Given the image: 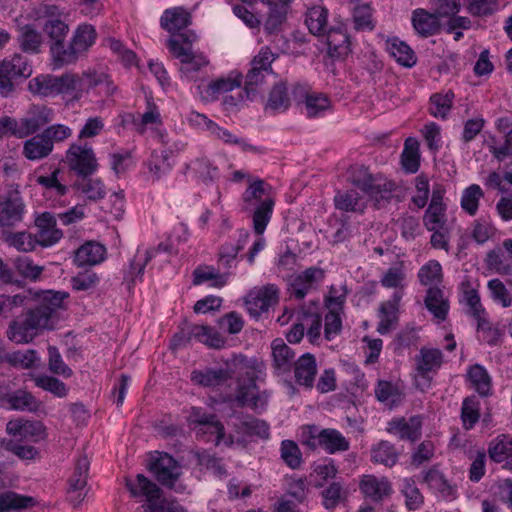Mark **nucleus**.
<instances>
[{
	"label": "nucleus",
	"mask_w": 512,
	"mask_h": 512,
	"mask_svg": "<svg viewBox=\"0 0 512 512\" xmlns=\"http://www.w3.org/2000/svg\"><path fill=\"white\" fill-rule=\"evenodd\" d=\"M7 364L18 369H32L38 366L40 357L36 350L14 351L6 358Z\"/></svg>",
	"instance_id": "56"
},
{
	"label": "nucleus",
	"mask_w": 512,
	"mask_h": 512,
	"mask_svg": "<svg viewBox=\"0 0 512 512\" xmlns=\"http://www.w3.org/2000/svg\"><path fill=\"white\" fill-rule=\"evenodd\" d=\"M8 405L9 408L20 411L34 412L39 408V402L28 391L16 390L6 392L5 388L0 386V406Z\"/></svg>",
	"instance_id": "23"
},
{
	"label": "nucleus",
	"mask_w": 512,
	"mask_h": 512,
	"mask_svg": "<svg viewBox=\"0 0 512 512\" xmlns=\"http://www.w3.org/2000/svg\"><path fill=\"white\" fill-rule=\"evenodd\" d=\"M195 39L196 35L194 33L173 35L167 41V47L177 59L181 62H187L188 57L193 54L192 42Z\"/></svg>",
	"instance_id": "43"
},
{
	"label": "nucleus",
	"mask_w": 512,
	"mask_h": 512,
	"mask_svg": "<svg viewBox=\"0 0 512 512\" xmlns=\"http://www.w3.org/2000/svg\"><path fill=\"white\" fill-rule=\"evenodd\" d=\"M186 167L206 184L214 181L218 177V168L206 157L196 158L187 164Z\"/></svg>",
	"instance_id": "54"
},
{
	"label": "nucleus",
	"mask_w": 512,
	"mask_h": 512,
	"mask_svg": "<svg viewBox=\"0 0 512 512\" xmlns=\"http://www.w3.org/2000/svg\"><path fill=\"white\" fill-rule=\"evenodd\" d=\"M328 10L322 6L311 7L305 18L309 31L316 36H323L327 30Z\"/></svg>",
	"instance_id": "52"
},
{
	"label": "nucleus",
	"mask_w": 512,
	"mask_h": 512,
	"mask_svg": "<svg viewBox=\"0 0 512 512\" xmlns=\"http://www.w3.org/2000/svg\"><path fill=\"white\" fill-rule=\"evenodd\" d=\"M96 38L97 32L94 26L84 23L76 28L70 42L80 54H83L95 44Z\"/></svg>",
	"instance_id": "50"
},
{
	"label": "nucleus",
	"mask_w": 512,
	"mask_h": 512,
	"mask_svg": "<svg viewBox=\"0 0 512 512\" xmlns=\"http://www.w3.org/2000/svg\"><path fill=\"white\" fill-rule=\"evenodd\" d=\"M425 306L436 319L446 320L450 304L442 289L437 286L429 287L425 297Z\"/></svg>",
	"instance_id": "35"
},
{
	"label": "nucleus",
	"mask_w": 512,
	"mask_h": 512,
	"mask_svg": "<svg viewBox=\"0 0 512 512\" xmlns=\"http://www.w3.org/2000/svg\"><path fill=\"white\" fill-rule=\"evenodd\" d=\"M156 479L167 487H172L180 476V466L177 461L167 453L160 455L150 467Z\"/></svg>",
	"instance_id": "17"
},
{
	"label": "nucleus",
	"mask_w": 512,
	"mask_h": 512,
	"mask_svg": "<svg viewBox=\"0 0 512 512\" xmlns=\"http://www.w3.org/2000/svg\"><path fill=\"white\" fill-rule=\"evenodd\" d=\"M402 168L407 173H416L420 166L419 142L416 138L408 137L404 142L401 153Z\"/></svg>",
	"instance_id": "49"
},
{
	"label": "nucleus",
	"mask_w": 512,
	"mask_h": 512,
	"mask_svg": "<svg viewBox=\"0 0 512 512\" xmlns=\"http://www.w3.org/2000/svg\"><path fill=\"white\" fill-rule=\"evenodd\" d=\"M297 320L304 321L305 326L309 325L306 333L307 337L312 344L316 343V341L320 338L321 335V316L317 312H313L309 309L302 308L301 311L298 313Z\"/></svg>",
	"instance_id": "61"
},
{
	"label": "nucleus",
	"mask_w": 512,
	"mask_h": 512,
	"mask_svg": "<svg viewBox=\"0 0 512 512\" xmlns=\"http://www.w3.org/2000/svg\"><path fill=\"white\" fill-rule=\"evenodd\" d=\"M302 443L312 450L322 448L328 454L347 451L349 441L343 434L332 428L319 429L315 425H308L302 431Z\"/></svg>",
	"instance_id": "3"
},
{
	"label": "nucleus",
	"mask_w": 512,
	"mask_h": 512,
	"mask_svg": "<svg viewBox=\"0 0 512 512\" xmlns=\"http://www.w3.org/2000/svg\"><path fill=\"white\" fill-rule=\"evenodd\" d=\"M27 88L31 94L40 98L57 96L55 75L52 74H40L30 79Z\"/></svg>",
	"instance_id": "48"
},
{
	"label": "nucleus",
	"mask_w": 512,
	"mask_h": 512,
	"mask_svg": "<svg viewBox=\"0 0 512 512\" xmlns=\"http://www.w3.org/2000/svg\"><path fill=\"white\" fill-rule=\"evenodd\" d=\"M467 378L476 392L486 397L491 392V377L487 370L480 364H474L467 371Z\"/></svg>",
	"instance_id": "47"
},
{
	"label": "nucleus",
	"mask_w": 512,
	"mask_h": 512,
	"mask_svg": "<svg viewBox=\"0 0 512 512\" xmlns=\"http://www.w3.org/2000/svg\"><path fill=\"white\" fill-rule=\"evenodd\" d=\"M86 71L81 75L67 72L60 76H55L56 95L73 94L74 100H80L87 90Z\"/></svg>",
	"instance_id": "21"
},
{
	"label": "nucleus",
	"mask_w": 512,
	"mask_h": 512,
	"mask_svg": "<svg viewBox=\"0 0 512 512\" xmlns=\"http://www.w3.org/2000/svg\"><path fill=\"white\" fill-rule=\"evenodd\" d=\"M158 252L171 253L172 245L162 242L156 248L147 249L143 253H141L139 250L137 251L136 255L130 263V269L128 272V276L131 277V279L128 281L127 277H125L128 288L134 285L136 278L142 277L146 265Z\"/></svg>",
	"instance_id": "24"
},
{
	"label": "nucleus",
	"mask_w": 512,
	"mask_h": 512,
	"mask_svg": "<svg viewBox=\"0 0 512 512\" xmlns=\"http://www.w3.org/2000/svg\"><path fill=\"white\" fill-rule=\"evenodd\" d=\"M251 368H253L254 371L247 372V377L239 380L235 400L241 407L249 406L250 408L257 410L266 405V400H263L259 395L258 387L255 382L256 372L262 373L265 366L262 362L253 360Z\"/></svg>",
	"instance_id": "6"
},
{
	"label": "nucleus",
	"mask_w": 512,
	"mask_h": 512,
	"mask_svg": "<svg viewBox=\"0 0 512 512\" xmlns=\"http://www.w3.org/2000/svg\"><path fill=\"white\" fill-rule=\"evenodd\" d=\"M401 492L405 497V506L409 511L418 510L424 504V496L412 478H405L402 481Z\"/></svg>",
	"instance_id": "57"
},
{
	"label": "nucleus",
	"mask_w": 512,
	"mask_h": 512,
	"mask_svg": "<svg viewBox=\"0 0 512 512\" xmlns=\"http://www.w3.org/2000/svg\"><path fill=\"white\" fill-rule=\"evenodd\" d=\"M360 490L365 497L374 502H380L391 494L392 488L390 482L384 477L364 475L360 482Z\"/></svg>",
	"instance_id": "32"
},
{
	"label": "nucleus",
	"mask_w": 512,
	"mask_h": 512,
	"mask_svg": "<svg viewBox=\"0 0 512 512\" xmlns=\"http://www.w3.org/2000/svg\"><path fill=\"white\" fill-rule=\"evenodd\" d=\"M290 106V97L288 94V88L285 82H279L271 89L266 109L273 112H283Z\"/></svg>",
	"instance_id": "53"
},
{
	"label": "nucleus",
	"mask_w": 512,
	"mask_h": 512,
	"mask_svg": "<svg viewBox=\"0 0 512 512\" xmlns=\"http://www.w3.org/2000/svg\"><path fill=\"white\" fill-rule=\"evenodd\" d=\"M196 331V341L205 344L214 349H220L225 345V338L213 327L207 325H198Z\"/></svg>",
	"instance_id": "64"
},
{
	"label": "nucleus",
	"mask_w": 512,
	"mask_h": 512,
	"mask_svg": "<svg viewBox=\"0 0 512 512\" xmlns=\"http://www.w3.org/2000/svg\"><path fill=\"white\" fill-rule=\"evenodd\" d=\"M496 129L505 134V141L501 146L490 145L489 151L498 161H503L512 155V117H500L495 122Z\"/></svg>",
	"instance_id": "36"
},
{
	"label": "nucleus",
	"mask_w": 512,
	"mask_h": 512,
	"mask_svg": "<svg viewBox=\"0 0 512 512\" xmlns=\"http://www.w3.org/2000/svg\"><path fill=\"white\" fill-rule=\"evenodd\" d=\"M406 273L402 263H397L389 267L380 279V283L385 288H394L402 292L405 287Z\"/></svg>",
	"instance_id": "60"
},
{
	"label": "nucleus",
	"mask_w": 512,
	"mask_h": 512,
	"mask_svg": "<svg viewBox=\"0 0 512 512\" xmlns=\"http://www.w3.org/2000/svg\"><path fill=\"white\" fill-rule=\"evenodd\" d=\"M67 297L66 292L52 290L44 292L35 307L29 308L9 323L6 331L7 338L16 344L31 343L41 331L52 328L51 317Z\"/></svg>",
	"instance_id": "1"
},
{
	"label": "nucleus",
	"mask_w": 512,
	"mask_h": 512,
	"mask_svg": "<svg viewBox=\"0 0 512 512\" xmlns=\"http://www.w3.org/2000/svg\"><path fill=\"white\" fill-rule=\"evenodd\" d=\"M65 162L78 177L91 176L98 168L94 150L86 143H72L66 151Z\"/></svg>",
	"instance_id": "5"
},
{
	"label": "nucleus",
	"mask_w": 512,
	"mask_h": 512,
	"mask_svg": "<svg viewBox=\"0 0 512 512\" xmlns=\"http://www.w3.org/2000/svg\"><path fill=\"white\" fill-rule=\"evenodd\" d=\"M279 301V289L268 284L251 290L245 298V305L251 317L259 318Z\"/></svg>",
	"instance_id": "8"
},
{
	"label": "nucleus",
	"mask_w": 512,
	"mask_h": 512,
	"mask_svg": "<svg viewBox=\"0 0 512 512\" xmlns=\"http://www.w3.org/2000/svg\"><path fill=\"white\" fill-rule=\"evenodd\" d=\"M412 24L415 31L424 38L435 35L440 29L438 16L421 8L413 11Z\"/></svg>",
	"instance_id": "37"
},
{
	"label": "nucleus",
	"mask_w": 512,
	"mask_h": 512,
	"mask_svg": "<svg viewBox=\"0 0 512 512\" xmlns=\"http://www.w3.org/2000/svg\"><path fill=\"white\" fill-rule=\"evenodd\" d=\"M335 207L345 212L362 213L366 208L365 199L356 190L338 192L334 197Z\"/></svg>",
	"instance_id": "44"
},
{
	"label": "nucleus",
	"mask_w": 512,
	"mask_h": 512,
	"mask_svg": "<svg viewBox=\"0 0 512 512\" xmlns=\"http://www.w3.org/2000/svg\"><path fill=\"white\" fill-rule=\"evenodd\" d=\"M294 377L298 385L311 389L317 375L316 358L311 353H304L294 363Z\"/></svg>",
	"instance_id": "25"
},
{
	"label": "nucleus",
	"mask_w": 512,
	"mask_h": 512,
	"mask_svg": "<svg viewBox=\"0 0 512 512\" xmlns=\"http://www.w3.org/2000/svg\"><path fill=\"white\" fill-rule=\"evenodd\" d=\"M56 224L57 220L50 212H44L36 218L35 225L38 231L34 236L40 246L50 247L62 238L63 233Z\"/></svg>",
	"instance_id": "15"
},
{
	"label": "nucleus",
	"mask_w": 512,
	"mask_h": 512,
	"mask_svg": "<svg viewBox=\"0 0 512 512\" xmlns=\"http://www.w3.org/2000/svg\"><path fill=\"white\" fill-rule=\"evenodd\" d=\"M50 54L54 70L75 63L81 55L71 42L65 47L64 41L51 43Z\"/></svg>",
	"instance_id": "38"
},
{
	"label": "nucleus",
	"mask_w": 512,
	"mask_h": 512,
	"mask_svg": "<svg viewBox=\"0 0 512 512\" xmlns=\"http://www.w3.org/2000/svg\"><path fill=\"white\" fill-rule=\"evenodd\" d=\"M389 54L402 66L412 67L416 64L417 58L414 51L398 38L388 39L386 42Z\"/></svg>",
	"instance_id": "46"
},
{
	"label": "nucleus",
	"mask_w": 512,
	"mask_h": 512,
	"mask_svg": "<svg viewBox=\"0 0 512 512\" xmlns=\"http://www.w3.org/2000/svg\"><path fill=\"white\" fill-rule=\"evenodd\" d=\"M52 151L51 141L41 132L33 134L23 143L22 154L26 159L36 161L48 157Z\"/></svg>",
	"instance_id": "33"
},
{
	"label": "nucleus",
	"mask_w": 512,
	"mask_h": 512,
	"mask_svg": "<svg viewBox=\"0 0 512 512\" xmlns=\"http://www.w3.org/2000/svg\"><path fill=\"white\" fill-rule=\"evenodd\" d=\"M324 271L318 267H309L295 275L290 282V296L303 299L310 291L316 289L324 279Z\"/></svg>",
	"instance_id": "12"
},
{
	"label": "nucleus",
	"mask_w": 512,
	"mask_h": 512,
	"mask_svg": "<svg viewBox=\"0 0 512 512\" xmlns=\"http://www.w3.org/2000/svg\"><path fill=\"white\" fill-rule=\"evenodd\" d=\"M418 278L422 285H437L443 280L441 264L436 260H430L424 264L418 271Z\"/></svg>",
	"instance_id": "63"
},
{
	"label": "nucleus",
	"mask_w": 512,
	"mask_h": 512,
	"mask_svg": "<svg viewBox=\"0 0 512 512\" xmlns=\"http://www.w3.org/2000/svg\"><path fill=\"white\" fill-rule=\"evenodd\" d=\"M190 24L191 15L183 7L166 9L160 18L161 27L172 35L179 34L180 30L187 28Z\"/></svg>",
	"instance_id": "31"
},
{
	"label": "nucleus",
	"mask_w": 512,
	"mask_h": 512,
	"mask_svg": "<svg viewBox=\"0 0 512 512\" xmlns=\"http://www.w3.org/2000/svg\"><path fill=\"white\" fill-rule=\"evenodd\" d=\"M137 485L132 481H127L126 485L133 496L143 495L148 500V505L145 512H164V508L158 505L155 500L161 497L160 488L151 480L146 478L143 474H138L136 477ZM165 512H182L179 506H169Z\"/></svg>",
	"instance_id": "7"
},
{
	"label": "nucleus",
	"mask_w": 512,
	"mask_h": 512,
	"mask_svg": "<svg viewBox=\"0 0 512 512\" xmlns=\"http://www.w3.org/2000/svg\"><path fill=\"white\" fill-rule=\"evenodd\" d=\"M422 418L414 415L408 419L404 417L394 418L388 423L387 431L398 436L400 440L415 442L422 435Z\"/></svg>",
	"instance_id": "14"
},
{
	"label": "nucleus",
	"mask_w": 512,
	"mask_h": 512,
	"mask_svg": "<svg viewBox=\"0 0 512 512\" xmlns=\"http://www.w3.org/2000/svg\"><path fill=\"white\" fill-rule=\"evenodd\" d=\"M326 43L329 53L341 56L349 50V38L341 29L331 28L326 32Z\"/></svg>",
	"instance_id": "58"
},
{
	"label": "nucleus",
	"mask_w": 512,
	"mask_h": 512,
	"mask_svg": "<svg viewBox=\"0 0 512 512\" xmlns=\"http://www.w3.org/2000/svg\"><path fill=\"white\" fill-rule=\"evenodd\" d=\"M241 83L242 75L238 72H231L227 77H221L210 82L203 92V98L208 101H214L220 94L240 87Z\"/></svg>",
	"instance_id": "34"
},
{
	"label": "nucleus",
	"mask_w": 512,
	"mask_h": 512,
	"mask_svg": "<svg viewBox=\"0 0 512 512\" xmlns=\"http://www.w3.org/2000/svg\"><path fill=\"white\" fill-rule=\"evenodd\" d=\"M85 94H93L100 98L111 97L117 92V86L109 75L103 72L86 71Z\"/></svg>",
	"instance_id": "26"
},
{
	"label": "nucleus",
	"mask_w": 512,
	"mask_h": 512,
	"mask_svg": "<svg viewBox=\"0 0 512 512\" xmlns=\"http://www.w3.org/2000/svg\"><path fill=\"white\" fill-rule=\"evenodd\" d=\"M395 187L393 181L388 180L383 174L378 173L372 174L360 190L379 203L381 200H389Z\"/></svg>",
	"instance_id": "28"
},
{
	"label": "nucleus",
	"mask_w": 512,
	"mask_h": 512,
	"mask_svg": "<svg viewBox=\"0 0 512 512\" xmlns=\"http://www.w3.org/2000/svg\"><path fill=\"white\" fill-rule=\"evenodd\" d=\"M42 17L45 19L43 24L44 33L53 42L64 41L68 32L69 26L64 21V12L57 5L44 4L40 8Z\"/></svg>",
	"instance_id": "9"
},
{
	"label": "nucleus",
	"mask_w": 512,
	"mask_h": 512,
	"mask_svg": "<svg viewBox=\"0 0 512 512\" xmlns=\"http://www.w3.org/2000/svg\"><path fill=\"white\" fill-rule=\"evenodd\" d=\"M190 418L192 423L199 425V431H204V428H213L216 432V445L224 442L226 445L233 444L232 436H225V428L223 424L217 419L215 414H208L202 408L193 407L191 410Z\"/></svg>",
	"instance_id": "18"
},
{
	"label": "nucleus",
	"mask_w": 512,
	"mask_h": 512,
	"mask_svg": "<svg viewBox=\"0 0 512 512\" xmlns=\"http://www.w3.org/2000/svg\"><path fill=\"white\" fill-rule=\"evenodd\" d=\"M374 393L376 399L390 409L397 407L404 396L397 384L386 380H379L377 382Z\"/></svg>",
	"instance_id": "39"
},
{
	"label": "nucleus",
	"mask_w": 512,
	"mask_h": 512,
	"mask_svg": "<svg viewBox=\"0 0 512 512\" xmlns=\"http://www.w3.org/2000/svg\"><path fill=\"white\" fill-rule=\"evenodd\" d=\"M55 118V112L51 107L43 104L32 105L25 117L21 118V131L18 138H25L35 134L44 126L50 124Z\"/></svg>",
	"instance_id": "10"
},
{
	"label": "nucleus",
	"mask_w": 512,
	"mask_h": 512,
	"mask_svg": "<svg viewBox=\"0 0 512 512\" xmlns=\"http://www.w3.org/2000/svg\"><path fill=\"white\" fill-rule=\"evenodd\" d=\"M35 505L36 500L31 496L21 495L13 491L0 493V512L20 511Z\"/></svg>",
	"instance_id": "42"
},
{
	"label": "nucleus",
	"mask_w": 512,
	"mask_h": 512,
	"mask_svg": "<svg viewBox=\"0 0 512 512\" xmlns=\"http://www.w3.org/2000/svg\"><path fill=\"white\" fill-rule=\"evenodd\" d=\"M106 248L95 241H87L82 244L74 255V263L79 267L94 266L104 261Z\"/></svg>",
	"instance_id": "30"
},
{
	"label": "nucleus",
	"mask_w": 512,
	"mask_h": 512,
	"mask_svg": "<svg viewBox=\"0 0 512 512\" xmlns=\"http://www.w3.org/2000/svg\"><path fill=\"white\" fill-rule=\"evenodd\" d=\"M298 92L300 97L305 98L306 114L310 118L321 115L330 106V102L325 95L320 93L307 94L305 88L300 84H297L294 88V94L296 97L298 96Z\"/></svg>",
	"instance_id": "40"
},
{
	"label": "nucleus",
	"mask_w": 512,
	"mask_h": 512,
	"mask_svg": "<svg viewBox=\"0 0 512 512\" xmlns=\"http://www.w3.org/2000/svg\"><path fill=\"white\" fill-rule=\"evenodd\" d=\"M238 434L245 436H256L262 439L269 437V426L261 419L253 416L242 417L237 424L234 425Z\"/></svg>",
	"instance_id": "45"
},
{
	"label": "nucleus",
	"mask_w": 512,
	"mask_h": 512,
	"mask_svg": "<svg viewBox=\"0 0 512 512\" xmlns=\"http://www.w3.org/2000/svg\"><path fill=\"white\" fill-rule=\"evenodd\" d=\"M371 457L376 463L392 467L398 460V453L393 444L388 441H381L372 448Z\"/></svg>",
	"instance_id": "59"
},
{
	"label": "nucleus",
	"mask_w": 512,
	"mask_h": 512,
	"mask_svg": "<svg viewBox=\"0 0 512 512\" xmlns=\"http://www.w3.org/2000/svg\"><path fill=\"white\" fill-rule=\"evenodd\" d=\"M190 122L197 126L205 128L216 138L223 140L225 143L241 145L243 150L254 149L252 145L245 143L243 140L238 139L232 135L227 129L219 127L215 122L208 119L205 115L198 112H191L189 115Z\"/></svg>",
	"instance_id": "20"
},
{
	"label": "nucleus",
	"mask_w": 512,
	"mask_h": 512,
	"mask_svg": "<svg viewBox=\"0 0 512 512\" xmlns=\"http://www.w3.org/2000/svg\"><path fill=\"white\" fill-rule=\"evenodd\" d=\"M74 187L85 195L87 199L97 201L105 197L106 191L100 179H93L90 176H80L74 183Z\"/></svg>",
	"instance_id": "51"
},
{
	"label": "nucleus",
	"mask_w": 512,
	"mask_h": 512,
	"mask_svg": "<svg viewBox=\"0 0 512 512\" xmlns=\"http://www.w3.org/2000/svg\"><path fill=\"white\" fill-rule=\"evenodd\" d=\"M272 368L276 375L289 373L296 361L295 352L283 339L276 338L271 343Z\"/></svg>",
	"instance_id": "16"
},
{
	"label": "nucleus",
	"mask_w": 512,
	"mask_h": 512,
	"mask_svg": "<svg viewBox=\"0 0 512 512\" xmlns=\"http://www.w3.org/2000/svg\"><path fill=\"white\" fill-rule=\"evenodd\" d=\"M269 184L259 178L249 177L248 187L242 193V211L252 217L253 229L257 235H262L269 224L275 199Z\"/></svg>",
	"instance_id": "2"
},
{
	"label": "nucleus",
	"mask_w": 512,
	"mask_h": 512,
	"mask_svg": "<svg viewBox=\"0 0 512 512\" xmlns=\"http://www.w3.org/2000/svg\"><path fill=\"white\" fill-rule=\"evenodd\" d=\"M6 431L14 440L21 442L36 443L45 437V428L39 421L11 420L6 425Z\"/></svg>",
	"instance_id": "13"
},
{
	"label": "nucleus",
	"mask_w": 512,
	"mask_h": 512,
	"mask_svg": "<svg viewBox=\"0 0 512 512\" xmlns=\"http://www.w3.org/2000/svg\"><path fill=\"white\" fill-rule=\"evenodd\" d=\"M90 462L87 456L78 458L73 473L68 479V499L69 502L77 507L84 500L87 492V485Z\"/></svg>",
	"instance_id": "11"
},
{
	"label": "nucleus",
	"mask_w": 512,
	"mask_h": 512,
	"mask_svg": "<svg viewBox=\"0 0 512 512\" xmlns=\"http://www.w3.org/2000/svg\"><path fill=\"white\" fill-rule=\"evenodd\" d=\"M403 293L395 291L391 298L380 304L378 317L380 321L377 326V332L381 335L387 334L398 321V311Z\"/></svg>",
	"instance_id": "19"
},
{
	"label": "nucleus",
	"mask_w": 512,
	"mask_h": 512,
	"mask_svg": "<svg viewBox=\"0 0 512 512\" xmlns=\"http://www.w3.org/2000/svg\"><path fill=\"white\" fill-rule=\"evenodd\" d=\"M25 205L18 193L0 202V226H14L23 219Z\"/></svg>",
	"instance_id": "27"
},
{
	"label": "nucleus",
	"mask_w": 512,
	"mask_h": 512,
	"mask_svg": "<svg viewBox=\"0 0 512 512\" xmlns=\"http://www.w3.org/2000/svg\"><path fill=\"white\" fill-rule=\"evenodd\" d=\"M293 0H266L268 13L264 23V30L268 34H274L282 29L286 22L290 4Z\"/></svg>",
	"instance_id": "22"
},
{
	"label": "nucleus",
	"mask_w": 512,
	"mask_h": 512,
	"mask_svg": "<svg viewBox=\"0 0 512 512\" xmlns=\"http://www.w3.org/2000/svg\"><path fill=\"white\" fill-rule=\"evenodd\" d=\"M444 355L440 349L422 347L415 356L417 371L416 385L422 391L431 386L432 378L443 364Z\"/></svg>",
	"instance_id": "4"
},
{
	"label": "nucleus",
	"mask_w": 512,
	"mask_h": 512,
	"mask_svg": "<svg viewBox=\"0 0 512 512\" xmlns=\"http://www.w3.org/2000/svg\"><path fill=\"white\" fill-rule=\"evenodd\" d=\"M510 453H512V438L506 435L498 436L489 444V457L496 463L504 462Z\"/></svg>",
	"instance_id": "62"
},
{
	"label": "nucleus",
	"mask_w": 512,
	"mask_h": 512,
	"mask_svg": "<svg viewBox=\"0 0 512 512\" xmlns=\"http://www.w3.org/2000/svg\"><path fill=\"white\" fill-rule=\"evenodd\" d=\"M423 481L439 497L454 500L457 497V487L451 484L437 469L431 468L424 473Z\"/></svg>",
	"instance_id": "29"
},
{
	"label": "nucleus",
	"mask_w": 512,
	"mask_h": 512,
	"mask_svg": "<svg viewBox=\"0 0 512 512\" xmlns=\"http://www.w3.org/2000/svg\"><path fill=\"white\" fill-rule=\"evenodd\" d=\"M460 417L466 430L472 429L479 421L480 402L476 396H469L463 400Z\"/></svg>",
	"instance_id": "55"
},
{
	"label": "nucleus",
	"mask_w": 512,
	"mask_h": 512,
	"mask_svg": "<svg viewBox=\"0 0 512 512\" xmlns=\"http://www.w3.org/2000/svg\"><path fill=\"white\" fill-rule=\"evenodd\" d=\"M230 378V373L223 368H205L191 373V380L203 387H216L224 384Z\"/></svg>",
	"instance_id": "41"
}]
</instances>
